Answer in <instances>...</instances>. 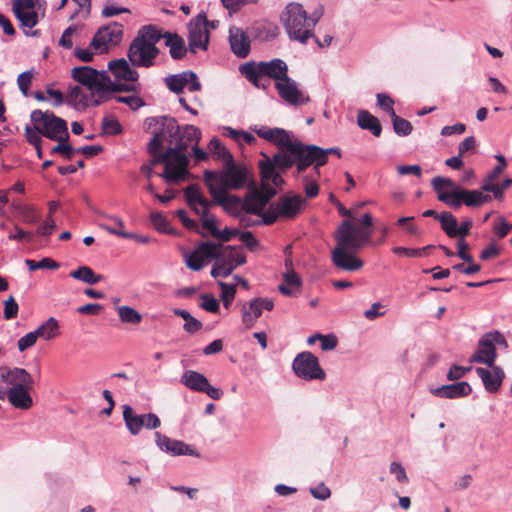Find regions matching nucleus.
<instances>
[{"label":"nucleus","mask_w":512,"mask_h":512,"mask_svg":"<svg viewBox=\"0 0 512 512\" xmlns=\"http://www.w3.org/2000/svg\"><path fill=\"white\" fill-rule=\"evenodd\" d=\"M188 78H195V72L189 70L178 74H172L167 76L164 81L171 92L179 94L182 93L183 89L188 85Z\"/></svg>","instance_id":"nucleus-36"},{"label":"nucleus","mask_w":512,"mask_h":512,"mask_svg":"<svg viewBox=\"0 0 512 512\" xmlns=\"http://www.w3.org/2000/svg\"><path fill=\"white\" fill-rule=\"evenodd\" d=\"M202 303L201 308L207 312L217 313L220 309L218 300L212 294H202L200 296Z\"/></svg>","instance_id":"nucleus-62"},{"label":"nucleus","mask_w":512,"mask_h":512,"mask_svg":"<svg viewBox=\"0 0 512 512\" xmlns=\"http://www.w3.org/2000/svg\"><path fill=\"white\" fill-rule=\"evenodd\" d=\"M463 202L468 207H480L492 200L489 194H485L480 188L479 190L463 189Z\"/></svg>","instance_id":"nucleus-38"},{"label":"nucleus","mask_w":512,"mask_h":512,"mask_svg":"<svg viewBox=\"0 0 512 512\" xmlns=\"http://www.w3.org/2000/svg\"><path fill=\"white\" fill-rule=\"evenodd\" d=\"M239 72L250 83H255L257 77H268L281 82L288 80V66L280 58H274L270 61H249L239 66Z\"/></svg>","instance_id":"nucleus-5"},{"label":"nucleus","mask_w":512,"mask_h":512,"mask_svg":"<svg viewBox=\"0 0 512 512\" xmlns=\"http://www.w3.org/2000/svg\"><path fill=\"white\" fill-rule=\"evenodd\" d=\"M472 388L468 382L462 381L454 384L443 385L432 390V393L440 398L456 399L468 396Z\"/></svg>","instance_id":"nucleus-24"},{"label":"nucleus","mask_w":512,"mask_h":512,"mask_svg":"<svg viewBox=\"0 0 512 512\" xmlns=\"http://www.w3.org/2000/svg\"><path fill=\"white\" fill-rule=\"evenodd\" d=\"M102 134L118 135L122 133V126L118 120L114 118L105 117L101 124Z\"/></svg>","instance_id":"nucleus-57"},{"label":"nucleus","mask_w":512,"mask_h":512,"mask_svg":"<svg viewBox=\"0 0 512 512\" xmlns=\"http://www.w3.org/2000/svg\"><path fill=\"white\" fill-rule=\"evenodd\" d=\"M215 258L222 259L225 263L230 264L235 269L237 266L246 263V256L239 251L238 247L216 242V256Z\"/></svg>","instance_id":"nucleus-26"},{"label":"nucleus","mask_w":512,"mask_h":512,"mask_svg":"<svg viewBox=\"0 0 512 512\" xmlns=\"http://www.w3.org/2000/svg\"><path fill=\"white\" fill-rule=\"evenodd\" d=\"M123 420L126 428L132 435H138L143 428L144 422L142 414H137L133 408L125 404L123 405Z\"/></svg>","instance_id":"nucleus-34"},{"label":"nucleus","mask_w":512,"mask_h":512,"mask_svg":"<svg viewBox=\"0 0 512 512\" xmlns=\"http://www.w3.org/2000/svg\"><path fill=\"white\" fill-rule=\"evenodd\" d=\"M189 36L188 44L189 51L196 53L197 49L207 50L209 43V32L206 27L188 26Z\"/></svg>","instance_id":"nucleus-30"},{"label":"nucleus","mask_w":512,"mask_h":512,"mask_svg":"<svg viewBox=\"0 0 512 512\" xmlns=\"http://www.w3.org/2000/svg\"><path fill=\"white\" fill-rule=\"evenodd\" d=\"M322 153V147L314 144H304L300 140L295 139L289 153L275 154V162L280 172H286L295 165L298 174L313 166L315 174L319 177L320 167L324 166Z\"/></svg>","instance_id":"nucleus-3"},{"label":"nucleus","mask_w":512,"mask_h":512,"mask_svg":"<svg viewBox=\"0 0 512 512\" xmlns=\"http://www.w3.org/2000/svg\"><path fill=\"white\" fill-rule=\"evenodd\" d=\"M391 120H392L394 132L397 135L407 136L412 132V130H413L412 124L408 120L398 116L396 113H395V116L391 117Z\"/></svg>","instance_id":"nucleus-52"},{"label":"nucleus","mask_w":512,"mask_h":512,"mask_svg":"<svg viewBox=\"0 0 512 512\" xmlns=\"http://www.w3.org/2000/svg\"><path fill=\"white\" fill-rule=\"evenodd\" d=\"M497 358L496 347H494L488 338L487 334H484L478 341V348L475 353L470 357L471 363H482L487 366L495 365Z\"/></svg>","instance_id":"nucleus-20"},{"label":"nucleus","mask_w":512,"mask_h":512,"mask_svg":"<svg viewBox=\"0 0 512 512\" xmlns=\"http://www.w3.org/2000/svg\"><path fill=\"white\" fill-rule=\"evenodd\" d=\"M25 264L28 267L30 271H34L37 269H51L55 270L60 267V264L56 261H54L51 258L45 257L42 258L40 261H34L31 259H26Z\"/></svg>","instance_id":"nucleus-51"},{"label":"nucleus","mask_w":512,"mask_h":512,"mask_svg":"<svg viewBox=\"0 0 512 512\" xmlns=\"http://www.w3.org/2000/svg\"><path fill=\"white\" fill-rule=\"evenodd\" d=\"M54 141H57L58 144L51 149V154H62L66 159L70 160L73 154L76 153V148H73L68 143V140H64V137H60Z\"/></svg>","instance_id":"nucleus-55"},{"label":"nucleus","mask_w":512,"mask_h":512,"mask_svg":"<svg viewBox=\"0 0 512 512\" xmlns=\"http://www.w3.org/2000/svg\"><path fill=\"white\" fill-rule=\"evenodd\" d=\"M117 312L122 323L139 324L142 321V315L133 307L119 306Z\"/></svg>","instance_id":"nucleus-47"},{"label":"nucleus","mask_w":512,"mask_h":512,"mask_svg":"<svg viewBox=\"0 0 512 512\" xmlns=\"http://www.w3.org/2000/svg\"><path fill=\"white\" fill-rule=\"evenodd\" d=\"M208 147H209V150L213 154H215L218 159H222L225 162L230 159H233L232 154L224 147L222 142L216 137L211 139Z\"/></svg>","instance_id":"nucleus-53"},{"label":"nucleus","mask_w":512,"mask_h":512,"mask_svg":"<svg viewBox=\"0 0 512 512\" xmlns=\"http://www.w3.org/2000/svg\"><path fill=\"white\" fill-rule=\"evenodd\" d=\"M262 312L258 297L250 300L249 303H245L241 308L242 323L245 328H252L257 319L262 315Z\"/></svg>","instance_id":"nucleus-33"},{"label":"nucleus","mask_w":512,"mask_h":512,"mask_svg":"<svg viewBox=\"0 0 512 512\" xmlns=\"http://www.w3.org/2000/svg\"><path fill=\"white\" fill-rule=\"evenodd\" d=\"M112 99H114L118 103L126 104L133 111H136V110L140 109L141 107L145 106V101L137 95H128V96H113L112 95Z\"/></svg>","instance_id":"nucleus-56"},{"label":"nucleus","mask_w":512,"mask_h":512,"mask_svg":"<svg viewBox=\"0 0 512 512\" xmlns=\"http://www.w3.org/2000/svg\"><path fill=\"white\" fill-rule=\"evenodd\" d=\"M481 189L486 193L491 192L493 194V198L498 201H502L504 199L505 189H502L501 185L496 182L481 183Z\"/></svg>","instance_id":"nucleus-64"},{"label":"nucleus","mask_w":512,"mask_h":512,"mask_svg":"<svg viewBox=\"0 0 512 512\" xmlns=\"http://www.w3.org/2000/svg\"><path fill=\"white\" fill-rule=\"evenodd\" d=\"M221 288V298L225 307H228L236 294V286L225 282H218Z\"/></svg>","instance_id":"nucleus-59"},{"label":"nucleus","mask_w":512,"mask_h":512,"mask_svg":"<svg viewBox=\"0 0 512 512\" xmlns=\"http://www.w3.org/2000/svg\"><path fill=\"white\" fill-rule=\"evenodd\" d=\"M167 150L171 149L168 148ZM172 150L164 171L159 176L168 184H178L186 180L190 174L188 171L189 158L185 153L178 151V149Z\"/></svg>","instance_id":"nucleus-12"},{"label":"nucleus","mask_w":512,"mask_h":512,"mask_svg":"<svg viewBox=\"0 0 512 512\" xmlns=\"http://www.w3.org/2000/svg\"><path fill=\"white\" fill-rule=\"evenodd\" d=\"M116 81H112L111 77L108 75L106 70H98V75L93 85L92 92H100L105 93L107 95H112L113 88Z\"/></svg>","instance_id":"nucleus-43"},{"label":"nucleus","mask_w":512,"mask_h":512,"mask_svg":"<svg viewBox=\"0 0 512 512\" xmlns=\"http://www.w3.org/2000/svg\"><path fill=\"white\" fill-rule=\"evenodd\" d=\"M335 239L337 244L331 252L333 264L347 272L360 270L364 262L354 252L369 243V231L355 228L350 220H344L337 228Z\"/></svg>","instance_id":"nucleus-1"},{"label":"nucleus","mask_w":512,"mask_h":512,"mask_svg":"<svg viewBox=\"0 0 512 512\" xmlns=\"http://www.w3.org/2000/svg\"><path fill=\"white\" fill-rule=\"evenodd\" d=\"M249 169L245 164H236L234 159L225 162L223 171L217 173L219 185L229 190H239L245 187L249 179Z\"/></svg>","instance_id":"nucleus-9"},{"label":"nucleus","mask_w":512,"mask_h":512,"mask_svg":"<svg viewBox=\"0 0 512 512\" xmlns=\"http://www.w3.org/2000/svg\"><path fill=\"white\" fill-rule=\"evenodd\" d=\"M123 33V25L112 21L96 31L90 42V47L101 54L107 53L110 47H115L122 41Z\"/></svg>","instance_id":"nucleus-11"},{"label":"nucleus","mask_w":512,"mask_h":512,"mask_svg":"<svg viewBox=\"0 0 512 512\" xmlns=\"http://www.w3.org/2000/svg\"><path fill=\"white\" fill-rule=\"evenodd\" d=\"M108 69L115 81L137 82L139 73L125 58L113 59L108 62Z\"/></svg>","instance_id":"nucleus-19"},{"label":"nucleus","mask_w":512,"mask_h":512,"mask_svg":"<svg viewBox=\"0 0 512 512\" xmlns=\"http://www.w3.org/2000/svg\"><path fill=\"white\" fill-rule=\"evenodd\" d=\"M357 123L361 129L370 131L374 136L379 137L381 135V123L378 118L373 116L369 111L359 110Z\"/></svg>","instance_id":"nucleus-35"},{"label":"nucleus","mask_w":512,"mask_h":512,"mask_svg":"<svg viewBox=\"0 0 512 512\" xmlns=\"http://www.w3.org/2000/svg\"><path fill=\"white\" fill-rule=\"evenodd\" d=\"M159 130L154 132H164L168 136L178 132V122L175 118L170 116H154L148 117L144 121V128L146 131H150L154 127H158Z\"/></svg>","instance_id":"nucleus-28"},{"label":"nucleus","mask_w":512,"mask_h":512,"mask_svg":"<svg viewBox=\"0 0 512 512\" xmlns=\"http://www.w3.org/2000/svg\"><path fill=\"white\" fill-rule=\"evenodd\" d=\"M453 190L451 192H439L438 194V200L445 203L449 207L452 208H458L463 202V189L458 188L457 186L455 188H452Z\"/></svg>","instance_id":"nucleus-44"},{"label":"nucleus","mask_w":512,"mask_h":512,"mask_svg":"<svg viewBox=\"0 0 512 512\" xmlns=\"http://www.w3.org/2000/svg\"><path fill=\"white\" fill-rule=\"evenodd\" d=\"M229 198H234L235 200L228 199L226 200V203L222 207L224 211H226L228 214L234 216V217H240V205L242 206L241 198L236 195H229Z\"/></svg>","instance_id":"nucleus-63"},{"label":"nucleus","mask_w":512,"mask_h":512,"mask_svg":"<svg viewBox=\"0 0 512 512\" xmlns=\"http://www.w3.org/2000/svg\"><path fill=\"white\" fill-rule=\"evenodd\" d=\"M217 176V172L215 171H210V170H206L204 172V180H205V184L209 190V193L211 194L212 198H213V201H210L213 204L215 205H219L221 207L224 206V204L226 203V200L228 199H231V200H235L234 198H229V194H228V190L229 189H226V188H223L222 186H220L219 188H217L213 183H212V177H216Z\"/></svg>","instance_id":"nucleus-31"},{"label":"nucleus","mask_w":512,"mask_h":512,"mask_svg":"<svg viewBox=\"0 0 512 512\" xmlns=\"http://www.w3.org/2000/svg\"><path fill=\"white\" fill-rule=\"evenodd\" d=\"M162 39L160 29L154 25L142 26L132 40L127 57L133 67L149 68L160 51L156 44Z\"/></svg>","instance_id":"nucleus-4"},{"label":"nucleus","mask_w":512,"mask_h":512,"mask_svg":"<svg viewBox=\"0 0 512 512\" xmlns=\"http://www.w3.org/2000/svg\"><path fill=\"white\" fill-rule=\"evenodd\" d=\"M275 89L279 96L287 103L299 106L310 101L308 95H304L297 87L296 81L288 76V80H282L281 82H275Z\"/></svg>","instance_id":"nucleus-16"},{"label":"nucleus","mask_w":512,"mask_h":512,"mask_svg":"<svg viewBox=\"0 0 512 512\" xmlns=\"http://www.w3.org/2000/svg\"><path fill=\"white\" fill-rule=\"evenodd\" d=\"M37 132L50 140L59 139L64 137V140H69V131L67 122L56 116L50 111H41L36 109L30 115Z\"/></svg>","instance_id":"nucleus-7"},{"label":"nucleus","mask_w":512,"mask_h":512,"mask_svg":"<svg viewBox=\"0 0 512 512\" xmlns=\"http://www.w3.org/2000/svg\"><path fill=\"white\" fill-rule=\"evenodd\" d=\"M155 441L158 448L172 456H194L200 457V453L195 450L191 445L184 443L181 440L171 439L168 436L155 432Z\"/></svg>","instance_id":"nucleus-14"},{"label":"nucleus","mask_w":512,"mask_h":512,"mask_svg":"<svg viewBox=\"0 0 512 512\" xmlns=\"http://www.w3.org/2000/svg\"><path fill=\"white\" fill-rule=\"evenodd\" d=\"M16 19L22 28L32 29L38 24V13L36 11H13Z\"/></svg>","instance_id":"nucleus-49"},{"label":"nucleus","mask_w":512,"mask_h":512,"mask_svg":"<svg viewBox=\"0 0 512 512\" xmlns=\"http://www.w3.org/2000/svg\"><path fill=\"white\" fill-rule=\"evenodd\" d=\"M13 209L20 215L22 221L27 224H35L40 221L39 212L31 205L12 203Z\"/></svg>","instance_id":"nucleus-41"},{"label":"nucleus","mask_w":512,"mask_h":512,"mask_svg":"<svg viewBox=\"0 0 512 512\" xmlns=\"http://www.w3.org/2000/svg\"><path fill=\"white\" fill-rule=\"evenodd\" d=\"M1 378L8 384L21 385L23 388L33 389L34 386L31 374L24 368L3 369Z\"/></svg>","instance_id":"nucleus-23"},{"label":"nucleus","mask_w":512,"mask_h":512,"mask_svg":"<svg viewBox=\"0 0 512 512\" xmlns=\"http://www.w3.org/2000/svg\"><path fill=\"white\" fill-rule=\"evenodd\" d=\"M98 226L101 229L108 232L109 234L116 235V236H119V237H122L125 239H133L142 244H149L151 242V238L146 235H138V234H134L131 232H126L124 230H117V229L113 228L112 226H109L104 223H100Z\"/></svg>","instance_id":"nucleus-45"},{"label":"nucleus","mask_w":512,"mask_h":512,"mask_svg":"<svg viewBox=\"0 0 512 512\" xmlns=\"http://www.w3.org/2000/svg\"><path fill=\"white\" fill-rule=\"evenodd\" d=\"M98 70L91 66H78L71 70V77L92 92Z\"/></svg>","instance_id":"nucleus-32"},{"label":"nucleus","mask_w":512,"mask_h":512,"mask_svg":"<svg viewBox=\"0 0 512 512\" xmlns=\"http://www.w3.org/2000/svg\"><path fill=\"white\" fill-rule=\"evenodd\" d=\"M378 106L389 114L390 117L395 116V110L393 108L394 100L387 94L378 93L376 95Z\"/></svg>","instance_id":"nucleus-61"},{"label":"nucleus","mask_w":512,"mask_h":512,"mask_svg":"<svg viewBox=\"0 0 512 512\" xmlns=\"http://www.w3.org/2000/svg\"><path fill=\"white\" fill-rule=\"evenodd\" d=\"M174 315L179 316L185 320L183 328L188 333H195L202 328V323L194 318L187 310L175 308L173 310Z\"/></svg>","instance_id":"nucleus-46"},{"label":"nucleus","mask_w":512,"mask_h":512,"mask_svg":"<svg viewBox=\"0 0 512 512\" xmlns=\"http://www.w3.org/2000/svg\"><path fill=\"white\" fill-rule=\"evenodd\" d=\"M30 390L31 389L21 387V385H12L6 391V395L13 407L27 410L33 405V400L29 393Z\"/></svg>","instance_id":"nucleus-22"},{"label":"nucleus","mask_w":512,"mask_h":512,"mask_svg":"<svg viewBox=\"0 0 512 512\" xmlns=\"http://www.w3.org/2000/svg\"><path fill=\"white\" fill-rule=\"evenodd\" d=\"M306 205V200L299 194H286L271 203L258 224L272 225L277 219H294Z\"/></svg>","instance_id":"nucleus-6"},{"label":"nucleus","mask_w":512,"mask_h":512,"mask_svg":"<svg viewBox=\"0 0 512 512\" xmlns=\"http://www.w3.org/2000/svg\"><path fill=\"white\" fill-rule=\"evenodd\" d=\"M490 369L477 367L476 373L481 379L484 388L489 393H496L500 390L505 373L500 366H488Z\"/></svg>","instance_id":"nucleus-18"},{"label":"nucleus","mask_w":512,"mask_h":512,"mask_svg":"<svg viewBox=\"0 0 512 512\" xmlns=\"http://www.w3.org/2000/svg\"><path fill=\"white\" fill-rule=\"evenodd\" d=\"M264 159L259 162V169L261 178L264 181H271L272 184L276 187H280L284 184V179L280 175L278 170V165L275 162V155L270 158L268 155L263 154Z\"/></svg>","instance_id":"nucleus-25"},{"label":"nucleus","mask_w":512,"mask_h":512,"mask_svg":"<svg viewBox=\"0 0 512 512\" xmlns=\"http://www.w3.org/2000/svg\"><path fill=\"white\" fill-rule=\"evenodd\" d=\"M90 96L82 91L79 86L69 89L66 101L77 110H84L89 106Z\"/></svg>","instance_id":"nucleus-39"},{"label":"nucleus","mask_w":512,"mask_h":512,"mask_svg":"<svg viewBox=\"0 0 512 512\" xmlns=\"http://www.w3.org/2000/svg\"><path fill=\"white\" fill-rule=\"evenodd\" d=\"M70 277L82 281L89 285L97 284L102 280V275L96 274L90 267L88 266H80L78 269L72 271L70 273Z\"/></svg>","instance_id":"nucleus-42"},{"label":"nucleus","mask_w":512,"mask_h":512,"mask_svg":"<svg viewBox=\"0 0 512 512\" xmlns=\"http://www.w3.org/2000/svg\"><path fill=\"white\" fill-rule=\"evenodd\" d=\"M250 129L260 138L278 146L282 149L280 153H289L295 139H292L290 133L283 128H269L266 126L254 125Z\"/></svg>","instance_id":"nucleus-13"},{"label":"nucleus","mask_w":512,"mask_h":512,"mask_svg":"<svg viewBox=\"0 0 512 512\" xmlns=\"http://www.w3.org/2000/svg\"><path fill=\"white\" fill-rule=\"evenodd\" d=\"M181 382L189 389L197 392L205 390L209 380L207 377L197 371L187 370L181 376Z\"/></svg>","instance_id":"nucleus-37"},{"label":"nucleus","mask_w":512,"mask_h":512,"mask_svg":"<svg viewBox=\"0 0 512 512\" xmlns=\"http://www.w3.org/2000/svg\"><path fill=\"white\" fill-rule=\"evenodd\" d=\"M168 137L169 143L175 144L174 147H169L170 149H178V151L185 153L190 143H199L201 131L194 125H185L183 127L178 125V132Z\"/></svg>","instance_id":"nucleus-17"},{"label":"nucleus","mask_w":512,"mask_h":512,"mask_svg":"<svg viewBox=\"0 0 512 512\" xmlns=\"http://www.w3.org/2000/svg\"><path fill=\"white\" fill-rule=\"evenodd\" d=\"M229 43L232 52L239 58H245L250 53V39L249 36L238 27H231L229 29Z\"/></svg>","instance_id":"nucleus-21"},{"label":"nucleus","mask_w":512,"mask_h":512,"mask_svg":"<svg viewBox=\"0 0 512 512\" xmlns=\"http://www.w3.org/2000/svg\"><path fill=\"white\" fill-rule=\"evenodd\" d=\"M494 157L498 161V164L483 178L482 183L496 182L499 175L507 167L506 158L502 154H497Z\"/></svg>","instance_id":"nucleus-50"},{"label":"nucleus","mask_w":512,"mask_h":512,"mask_svg":"<svg viewBox=\"0 0 512 512\" xmlns=\"http://www.w3.org/2000/svg\"><path fill=\"white\" fill-rule=\"evenodd\" d=\"M34 333L38 336V338H43L44 340H51L59 334L58 321L54 317H50L44 323H42L34 331Z\"/></svg>","instance_id":"nucleus-40"},{"label":"nucleus","mask_w":512,"mask_h":512,"mask_svg":"<svg viewBox=\"0 0 512 512\" xmlns=\"http://www.w3.org/2000/svg\"><path fill=\"white\" fill-rule=\"evenodd\" d=\"M166 140L169 142V137L167 133L164 132H153V137L148 143L147 151L149 154H154L156 152H160L162 148V142Z\"/></svg>","instance_id":"nucleus-58"},{"label":"nucleus","mask_w":512,"mask_h":512,"mask_svg":"<svg viewBox=\"0 0 512 512\" xmlns=\"http://www.w3.org/2000/svg\"><path fill=\"white\" fill-rule=\"evenodd\" d=\"M150 220L153 226L162 233L168 232L169 222L167 218L158 211L151 212L150 214Z\"/></svg>","instance_id":"nucleus-60"},{"label":"nucleus","mask_w":512,"mask_h":512,"mask_svg":"<svg viewBox=\"0 0 512 512\" xmlns=\"http://www.w3.org/2000/svg\"><path fill=\"white\" fill-rule=\"evenodd\" d=\"M214 259L216 261L213 264L211 272H210L212 277H214V278H217V277L226 278V277H228L229 275L232 274V272L234 270L232 265L225 263L220 258H214Z\"/></svg>","instance_id":"nucleus-54"},{"label":"nucleus","mask_w":512,"mask_h":512,"mask_svg":"<svg viewBox=\"0 0 512 512\" xmlns=\"http://www.w3.org/2000/svg\"><path fill=\"white\" fill-rule=\"evenodd\" d=\"M439 222L442 230L450 237H456L457 219L450 212H442L439 216Z\"/></svg>","instance_id":"nucleus-48"},{"label":"nucleus","mask_w":512,"mask_h":512,"mask_svg":"<svg viewBox=\"0 0 512 512\" xmlns=\"http://www.w3.org/2000/svg\"><path fill=\"white\" fill-rule=\"evenodd\" d=\"M268 202L264 199L261 192L253 191L249 192L242 203V210L247 214H253L257 216H261L263 219V215L266 210L264 208L267 206Z\"/></svg>","instance_id":"nucleus-29"},{"label":"nucleus","mask_w":512,"mask_h":512,"mask_svg":"<svg viewBox=\"0 0 512 512\" xmlns=\"http://www.w3.org/2000/svg\"><path fill=\"white\" fill-rule=\"evenodd\" d=\"M162 39H165V45L169 47V54L174 60H181L185 57L187 49L185 41L177 33H171L169 31H163L160 29Z\"/></svg>","instance_id":"nucleus-27"},{"label":"nucleus","mask_w":512,"mask_h":512,"mask_svg":"<svg viewBox=\"0 0 512 512\" xmlns=\"http://www.w3.org/2000/svg\"><path fill=\"white\" fill-rule=\"evenodd\" d=\"M216 256V242L206 241L200 243L194 251L186 257V265L193 271H200L212 258Z\"/></svg>","instance_id":"nucleus-15"},{"label":"nucleus","mask_w":512,"mask_h":512,"mask_svg":"<svg viewBox=\"0 0 512 512\" xmlns=\"http://www.w3.org/2000/svg\"><path fill=\"white\" fill-rule=\"evenodd\" d=\"M183 192L189 208L201 217L203 228L208 230L210 234L215 237L217 235L215 230L219 229L216 227L217 220L215 216L209 213L212 203L203 196L199 186L196 184L188 185L184 188Z\"/></svg>","instance_id":"nucleus-8"},{"label":"nucleus","mask_w":512,"mask_h":512,"mask_svg":"<svg viewBox=\"0 0 512 512\" xmlns=\"http://www.w3.org/2000/svg\"><path fill=\"white\" fill-rule=\"evenodd\" d=\"M324 14L322 5H318L309 15L299 3H289L281 14V22L291 40L301 44L314 37V28Z\"/></svg>","instance_id":"nucleus-2"},{"label":"nucleus","mask_w":512,"mask_h":512,"mask_svg":"<svg viewBox=\"0 0 512 512\" xmlns=\"http://www.w3.org/2000/svg\"><path fill=\"white\" fill-rule=\"evenodd\" d=\"M292 369L298 378L305 381L324 380L326 377L318 358L309 351L296 355L292 363Z\"/></svg>","instance_id":"nucleus-10"}]
</instances>
